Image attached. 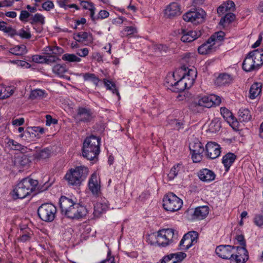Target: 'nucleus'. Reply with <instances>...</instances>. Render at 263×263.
I'll return each instance as SVG.
<instances>
[{"label": "nucleus", "mask_w": 263, "mask_h": 263, "mask_svg": "<svg viewBox=\"0 0 263 263\" xmlns=\"http://www.w3.org/2000/svg\"><path fill=\"white\" fill-rule=\"evenodd\" d=\"M59 204L62 214L70 219H79L87 213L86 207L77 203L76 198L62 196L60 198Z\"/></svg>", "instance_id": "1"}, {"label": "nucleus", "mask_w": 263, "mask_h": 263, "mask_svg": "<svg viewBox=\"0 0 263 263\" xmlns=\"http://www.w3.org/2000/svg\"><path fill=\"white\" fill-rule=\"evenodd\" d=\"M176 72L169 74L166 78V82L169 86L172 87V91L176 92L183 91L186 88H190L194 84L197 76V71L194 69H189L187 73H183L182 77L176 82L173 83L171 80L175 77Z\"/></svg>", "instance_id": "2"}, {"label": "nucleus", "mask_w": 263, "mask_h": 263, "mask_svg": "<svg viewBox=\"0 0 263 263\" xmlns=\"http://www.w3.org/2000/svg\"><path fill=\"white\" fill-rule=\"evenodd\" d=\"M177 238V233L172 229H163L157 233H153L148 235L147 241L151 245L157 244L163 247L168 246L173 241V239Z\"/></svg>", "instance_id": "3"}, {"label": "nucleus", "mask_w": 263, "mask_h": 263, "mask_svg": "<svg viewBox=\"0 0 263 263\" xmlns=\"http://www.w3.org/2000/svg\"><path fill=\"white\" fill-rule=\"evenodd\" d=\"M100 145L99 137L93 135L87 137L83 142V156L88 160H93L100 153Z\"/></svg>", "instance_id": "4"}, {"label": "nucleus", "mask_w": 263, "mask_h": 263, "mask_svg": "<svg viewBox=\"0 0 263 263\" xmlns=\"http://www.w3.org/2000/svg\"><path fill=\"white\" fill-rule=\"evenodd\" d=\"M37 184L36 180L29 177L23 179L13 189L15 198L23 199L29 196L35 190Z\"/></svg>", "instance_id": "5"}, {"label": "nucleus", "mask_w": 263, "mask_h": 263, "mask_svg": "<svg viewBox=\"0 0 263 263\" xmlns=\"http://www.w3.org/2000/svg\"><path fill=\"white\" fill-rule=\"evenodd\" d=\"M263 64V51L259 49L250 52L242 63V69L247 72L257 70Z\"/></svg>", "instance_id": "6"}, {"label": "nucleus", "mask_w": 263, "mask_h": 263, "mask_svg": "<svg viewBox=\"0 0 263 263\" xmlns=\"http://www.w3.org/2000/svg\"><path fill=\"white\" fill-rule=\"evenodd\" d=\"M88 174V168L84 166H80L73 170H70V172L65 175V178L69 184L77 185L80 184Z\"/></svg>", "instance_id": "7"}, {"label": "nucleus", "mask_w": 263, "mask_h": 263, "mask_svg": "<svg viewBox=\"0 0 263 263\" xmlns=\"http://www.w3.org/2000/svg\"><path fill=\"white\" fill-rule=\"evenodd\" d=\"M57 213L56 207L51 203H44L40 206L37 210L39 217L45 222L52 221Z\"/></svg>", "instance_id": "8"}, {"label": "nucleus", "mask_w": 263, "mask_h": 263, "mask_svg": "<svg viewBox=\"0 0 263 263\" xmlns=\"http://www.w3.org/2000/svg\"><path fill=\"white\" fill-rule=\"evenodd\" d=\"M163 202L164 209L170 212H175L180 210L183 204L182 200L172 193L164 196Z\"/></svg>", "instance_id": "9"}, {"label": "nucleus", "mask_w": 263, "mask_h": 263, "mask_svg": "<svg viewBox=\"0 0 263 263\" xmlns=\"http://www.w3.org/2000/svg\"><path fill=\"white\" fill-rule=\"evenodd\" d=\"M205 14V12L200 9L195 11L187 12L182 17L186 22H191L194 24H198L203 22Z\"/></svg>", "instance_id": "10"}, {"label": "nucleus", "mask_w": 263, "mask_h": 263, "mask_svg": "<svg viewBox=\"0 0 263 263\" xmlns=\"http://www.w3.org/2000/svg\"><path fill=\"white\" fill-rule=\"evenodd\" d=\"M95 117L93 112L90 109L80 107L77 110L74 118L78 123H88L92 121Z\"/></svg>", "instance_id": "11"}, {"label": "nucleus", "mask_w": 263, "mask_h": 263, "mask_svg": "<svg viewBox=\"0 0 263 263\" xmlns=\"http://www.w3.org/2000/svg\"><path fill=\"white\" fill-rule=\"evenodd\" d=\"M198 233L195 231L189 232L185 234L179 243L180 249L187 250L197 242Z\"/></svg>", "instance_id": "12"}, {"label": "nucleus", "mask_w": 263, "mask_h": 263, "mask_svg": "<svg viewBox=\"0 0 263 263\" xmlns=\"http://www.w3.org/2000/svg\"><path fill=\"white\" fill-rule=\"evenodd\" d=\"M190 149L192 154V158L194 162H199L201 161L204 148L203 144L197 141L190 143Z\"/></svg>", "instance_id": "13"}, {"label": "nucleus", "mask_w": 263, "mask_h": 263, "mask_svg": "<svg viewBox=\"0 0 263 263\" xmlns=\"http://www.w3.org/2000/svg\"><path fill=\"white\" fill-rule=\"evenodd\" d=\"M235 247L230 245H220L216 247L215 252L216 254L223 259H232L234 257V250Z\"/></svg>", "instance_id": "14"}, {"label": "nucleus", "mask_w": 263, "mask_h": 263, "mask_svg": "<svg viewBox=\"0 0 263 263\" xmlns=\"http://www.w3.org/2000/svg\"><path fill=\"white\" fill-rule=\"evenodd\" d=\"M209 96H203L197 101L192 102L190 105V108L194 112H199L201 107L210 108L213 106Z\"/></svg>", "instance_id": "15"}, {"label": "nucleus", "mask_w": 263, "mask_h": 263, "mask_svg": "<svg viewBox=\"0 0 263 263\" xmlns=\"http://www.w3.org/2000/svg\"><path fill=\"white\" fill-rule=\"evenodd\" d=\"M206 157L211 159L218 157L221 153L220 145L213 142H208L205 146Z\"/></svg>", "instance_id": "16"}, {"label": "nucleus", "mask_w": 263, "mask_h": 263, "mask_svg": "<svg viewBox=\"0 0 263 263\" xmlns=\"http://www.w3.org/2000/svg\"><path fill=\"white\" fill-rule=\"evenodd\" d=\"M179 33L182 35L181 40L183 42H191L198 37H200L201 34V30H187L185 29H181Z\"/></svg>", "instance_id": "17"}, {"label": "nucleus", "mask_w": 263, "mask_h": 263, "mask_svg": "<svg viewBox=\"0 0 263 263\" xmlns=\"http://www.w3.org/2000/svg\"><path fill=\"white\" fill-rule=\"evenodd\" d=\"M236 252H234V257L231 260L236 263H245L249 258L248 252L245 247H235Z\"/></svg>", "instance_id": "18"}, {"label": "nucleus", "mask_w": 263, "mask_h": 263, "mask_svg": "<svg viewBox=\"0 0 263 263\" xmlns=\"http://www.w3.org/2000/svg\"><path fill=\"white\" fill-rule=\"evenodd\" d=\"M181 13L180 5L176 2L171 3L165 10V16L170 18L180 15Z\"/></svg>", "instance_id": "19"}, {"label": "nucleus", "mask_w": 263, "mask_h": 263, "mask_svg": "<svg viewBox=\"0 0 263 263\" xmlns=\"http://www.w3.org/2000/svg\"><path fill=\"white\" fill-rule=\"evenodd\" d=\"M220 112L225 120L235 129L238 128V122L233 114L227 108H221Z\"/></svg>", "instance_id": "20"}, {"label": "nucleus", "mask_w": 263, "mask_h": 263, "mask_svg": "<svg viewBox=\"0 0 263 263\" xmlns=\"http://www.w3.org/2000/svg\"><path fill=\"white\" fill-rule=\"evenodd\" d=\"M89 189L92 194L95 196H99L100 193V182L98 180V176L96 173H93L89 180L88 183Z\"/></svg>", "instance_id": "21"}, {"label": "nucleus", "mask_w": 263, "mask_h": 263, "mask_svg": "<svg viewBox=\"0 0 263 263\" xmlns=\"http://www.w3.org/2000/svg\"><path fill=\"white\" fill-rule=\"evenodd\" d=\"M186 256V254L183 252L170 254L164 256L161 263H179Z\"/></svg>", "instance_id": "22"}, {"label": "nucleus", "mask_w": 263, "mask_h": 263, "mask_svg": "<svg viewBox=\"0 0 263 263\" xmlns=\"http://www.w3.org/2000/svg\"><path fill=\"white\" fill-rule=\"evenodd\" d=\"M199 178L204 182H210L214 180L215 178V173L211 170L208 168H203L199 171L198 173Z\"/></svg>", "instance_id": "23"}, {"label": "nucleus", "mask_w": 263, "mask_h": 263, "mask_svg": "<svg viewBox=\"0 0 263 263\" xmlns=\"http://www.w3.org/2000/svg\"><path fill=\"white\" fill-rule=\"evenodd\" d=\"M215 50L216 46L213 44L212 41H210V39L198 48V51L201 54H209L215 51Z\"/></svg>", "instance_id": "24"}, {"label": "nucleus", "mask_w": 263, "mask_h": 263, "mask_svg": "<svg viewBox=\"0 0 263 263\" xmlns=\"http://www.w3.org/2000/svg\"><path fill=\"white\" fill-rule=\"evenodd\" d=\"M233 81V77L229 74L223 73L220 74L216 79L215 83L218 86L229 85Z\"/></svg>", "instance_id": "25"}, {"label": "nucleus", "mask_w": 263, "mask_h": 263, "mask_svg": "<svg viewBox=\"0 0 263 263\" xmlns=\"http://www.w3.org/2000/svg\"><path fill=\"white\" fill-rule=\"evenodd\" d=\"M236 159V156L232 153H228L223 156L222 163H223L225 171L228 172L231 165Z\"/></svg>", "instance_id": "26"}, {"label": "nucleus", "mask_w": 263, "mask_h": 263, "mask_svg": "<svg viewBox=\"0 0 263 263\" xmlns=\"http://www.w3.org/2000/svg\"><path fill=\"white\" fill-rule=\"evenodd\" d=\"M209 208L208 206H198L195 209L193 217L194 219L201 220L204 219L209 213Z\"/></svg>", "instance_id": "27"}, {"label": "nucleus", "mask_w": 263, "mask_h": 263, "mask_svg": "<svg viewBox=\"0 0 263 263\" xmlns=\"http://www.w3.org/2000/svg\"><path fill=\"white\" fill-rule=\"evenodd\" d=\"M73 39L78 42H90L92 40L91 33L87 32H80L73 34Z\"/></svg>", "instance_id": "28"}, {"label": "nucleus", "mask_w": 263, "mask_h": 263, "mask_svg": "<svg viewBox=\"0 0 263 263\" xmlns=\"http://www.w3.org/2000/svg\"><path fill=\"white\" fill-rule=\"evenodd\" d=\"M262 84L259 82L254 83L251 86L249 93L250 98L253 99L260 95L261 91Z\"/></svg>", "instance_id": "29"}, {"label": "nucleus", "mask_w": 263, "mask_h": 263, "mask_svg": "<svg viewBox=\"0 0 263 263\" xmlns=\"http://www.w3.org/2000/svg\"><path fill=\"white\" fill-rule=\"evenodd\" d=\"M183 169L182 164L178 163L174 165L171 169L167 177L169 180H173L178 174L181 173Z\"/></svg>", "instance_id": "30"}, {"label": "nucleus", "mask_w": 263, "mask_h": 263, "mask_svg": "<svg viewBox=\"0 0 263 263\" xmlns=\"http://www.w3.org/2000/svg\"><path fill=\"white\" fill-rule=\"evenodd\" d=\"M14 93L13 89L10 86L0 85V99H5L10 97Z\"/></svg>", "instance_id": "31"}, {"label": "nucleus", "mask_w": 263, "mask_h": 263, "mask_svg": "<svg viewBox=\"0 0 263 263\" xmlns=\"http://www.w3.org/2000/svg\"><path fill=\"white\" fill-rule=\"evenodd\" d=\"M13 163L16 166L24 167L28 164L29 160L26 156L21 155L14 157Z\"/></svg>", "instance_id": "32"}, {"label": "nucleus", "mask_w": 263, "mask_h": 263, "mask_svg": "<svg viewBox=\"0 0 263 263\" xmlns=\"http://www.w3.org/2000/svg\"><path fill=\"white\" fill-rule=\"evenodd\" d=\"M239 120L240 122H248L251 119L250 111L247 108H240L238 111Z\"/></svg>", "instance_id": "33"}, {"label": "nucleus", "mask_w": 263, "mask_h": 263, "mask_svg": "<svg viewBox=\"0 0 263 263\" xmlns=\"http://www.w3.org/2000/svg\"><path fill=\"white\" fill-rule=\"evenodd\" d=\"M224 36L225 33L222 31L215 32L209 38L210 41H212L215 45L217 44L219 46V43L224 40Z\"/></svg>", "instance_id": "34"}, {"label": "nucleus", "mask_w": 263, "mask_h": 263, "mask_svg": "<svg viewBox=\"0 0 263 263\" xmlns=\"http://www.w3.org/2000/svg\"><path fill=\"white\" fill-rule=\"evenodd\" d=\"M50 156V151L47 148H45L39 152H36L33 155L35 159L43 160L48 158Z\"/></svg>", "instance_id": "35"}, {"label": "nucleus", "mask_w": 263, "mask_h": 263, "mask_svg": "<svg viewBox=\"0 0 263 263\" xmlns=\"http://www.w3.org/2000/svg\"><path fill=\"white\" fill-rule=\"evenodd\" d=\"M27 49L24 45H20L11 48L9 50V52L16 55H22L27 53Z\"/></svg>", "instance_id": "36"}, {"label": "nucleus", "mask_w": 263, "mask_h": 263, "mask_svg": "<svg viewBox=\"0 0 263 263\" xmlns=\"http://www.w3.org/2000/svg\"><path fill=\"white\" fill-rule=\"evenodd\" d=\"M46 97L45 91L42 89H37L32 90L29 98L32 99H41Z\"/></svg>", "instance_id": "37"}, {"label": "nucleus", "mask_w": 263, "mask_h": 263, "mask_svg": "<svg viewBox=\"0 0 263 263\" xmlns=\"http://www.w3.org/2000/svg\"><path fill=\"white\" fill-rule=\"evenodd\" d=\"M220 128L221 122L218 118L213 119L209 125V130L212 133L218 131Z\"/></svg>", "instance_id": "38"}, {"label": "nucleus", "mask_w": 263, "mask_h": 263, "mask_svg": "<svg viewBox=\"0 0 263 263\" xmlns=\"http://www.w3.org/2000/svg\"><path fill=\"white\" fill-rule=\"evenodd\" d=\"M44 17L40 13H36L34 15H32L29 18V23L32 24H36V23H40L44 24L45 23Z\"/></svg>", "instance_id": "39"}, {"label": "nucleus", "mask_w": 263, "mask_h": 263, "mask_svg": "<svg viewBox=\"0 0 263 263\" xmlns=\"http://www.w3.org/2000/svg\"><path fill=\"white\" fill-rule=\"evenodd\" d=\"M52 71L54 73L62 77L64 76V74L67 71V69L65 65L57 64L53 67Z\"/></svg>", "instance_id": "40"}, {"label": "nucleus", "mask_w": 263, "mask_h": 263, "mask_svg": "<svg viewBox=\"0 0 263 263\" xmlns=\"http://www.w3.org/2000/svg\"><path fill=\"white\" fill-rule=\"evenodd\" d=\"M15 34L20 36L22 39H29L31 37V34L28 27L20 29L17 32L15 33Z\"/></svg>", "instance_id": "41"}, {"label": "nucleus", "mask_w": 263, "mask_h": 263, "mask_svg": "<svg viewBox=\"0 0 263 263\" xmlns=\"http://www.w3.org/2000/svg\"><path fill=\"white\" fill-rule=\"evenodd\" d=\"M81 5L84 9L90 10L91 17L93 20H95L93 16L95 14V8L93 4L86 1H82L81 2Z\"/></svg>", "instance_id": "42"}, {"label": "nucleus", "mask_w": 263, "mask_h": 263, "mask_svg": "<svg viewBox=\"0 0 263 263\" xmlns=\"http://www.w3.org/2000/svg\"><path fill=\"white\" fill-rule=\"evenodd\" d=\"M83 78L85 81H90L96 86L99 82V79L94 73H85L83 74Z\"/></svg>", "instance_id": "43"}, {"label": "nucleus", "mask_w": 263, "mask_h": 263, "mask_svg": "<svg viewBox=\"0 0 263 263\" xmlns=\"http://www.w3.org/2000/svg\"><path fill=\"white\" fill-rule=\"evenodd\" d=\"M62 60L69 62H79L81 61V58L74 54L66 53L63 55Z\"/></svg>", "instance_id": "44"}, {"label": "nucleus", "mask_w": 263, "mask_h": 263, "mask_svg": "<svg viewBox=\"0 0 263 263\" xmlns=\"http://www.w3.org/2000/svg\"><path fill=\"white\" fill-rule=\"evenodd\" d=\"M104 83L107 89L111 90L113 93H116L119 98H120L119 93L116 89V85L114 83L109 80L104 79Z\"/></svg>", "instance_id": "45"}, {"label": "nucleus", "mask_w": 263, "mask_h": 263, "mask_svg": "<svg viewBox=\"0 0 263 263\" xmlns=\"http://www.w3.org/2000/svg\"><path fill=\"white\" fill-rule=\"evenodd\" d=\"M235 18V15L232 13H228L225 16L222 17L220 21V24L223 25L226 22L230 23Z\"/></svg>", "instance_id": "46"}, {"label": "nucleus", "mask_w": 263, "mask_h": 263, "mask_svg": "<svg viewBox=\"0 0 263 263\" xmlns=\"http://www.w3.org/2000/svg\"><path fill=\"white\" fill-rule=\"evenodd\" d=\"M20 137L21 138L25 137L26 140H28V138H34L36 137V134L33 133L32 128L31 127L27 128V130L21 134Z\"/></svg>", "instance_id": "47"}, {"label": "nucleus", "mask_w": 263, "mask_h": 263, "mask_svg": "<svg viewBox=\"0 0 263 263\" xmlns=\"http://www.w3.org/2000/svg\"><path fill=\"white\" fill-rule=\"evenodd\" d=\"M108 208L106 204H103L100 202L96 203L94 206V210L96 213L100 214L105 211Z\"/></svg>", "instance_id": "48"}, {"label": "nucleus", "mask_w": 263, "mask_h": 263, "mask_svg": "<svg viewBox=\"0 0 263 263\" xmlns=\"http://www.w3.org/2000/svg\"><path fill=\"white\" fill-rule=\"evenodd\" d=\"M8 144L12 149L16 151H21L23 149L24 146L22 145H21V144L13 140H9L8 142Z\"/></svg>", "instance_id": "49"}, {"label": "nucleus", "mask_w": 263, "mask_h": 263, "mask_svg": "<svg viewBox=\"0 0 263 263\" xmlns=\"http://www.w3.org/2000/svg\"><path fill=\"white\" fill-rule=\"evenodd\" d=\"M6 23L4 22H0V30L6 33H13L15 30L11 27L6 26Z\"/></svg>", "instance_id": "50"}, {"label": "nucleus", "mask_w": 263, "mask_h": 263, "mask_svg": "<svg viewBox=\"0 0 263 263\" xmlns=\"http://www.w3.org/2000/svg\"><path fill=\"white\" fill-rule=\"evenodd\" d=\"M59 60V58L55 55H50L49 54L45 56V63H52L55 62Z\"/></svg>", "instance_id": "51"}, {"label": "nucleus", "mask_w": 263, "mask_h": 263, "mask_svg": "<svg viewBox=\"0 0 263 263\" xmlns=\"http://www.w3.org/2000/svg\"><path fill=\"white\" fill-rule=\"evenodd\" d=\"M209 97L210 100H211V103H213V106L219 105L221 103V99L219 96L215 95H211Z\"/></svg>", "instance_id": "52"}, {"label": "nucleus", "mask_w": 263, "mask_h": 263, "mask_svg": "<svg viewBox=\"0 0 263 263\" xmlns=\"http://www.w3.org/2000/svg\"><path fill=\"white\" fill-rule=\"evenodd\" d=\"M33 62L37 63H44L45 60V56L40 55H34L32 57Z\"/></svg>", "instance_id": "53"}, {"label": "nucleus", "mask_w": 263, "mask_h": 263, "mask_svg": "<svg viewBox=\"0 0 263 263\" xmlns=\"http://www.w3.org/2000/svg\"><path fill=\"white\" fill-rule=\"evenodd\" d=\"M224 6L227 11H234L235 8V3L233 1H228L226 3H223Z\"/></svg>", "instance_id": "54"}, {"label": "nucleus", "mask_w": 263, "mask_h": 263, "mask_svg": "<svg viewBox=\"0 0 263 263\" xmlns=\"http://www.w3.org/2000/svg\"><path fill=\"white\" fill-rule=\"evenodd\" d=\"M30 14L26 10L21 11L20 20L23 22H27V19L30 17Z\"/></svg>", "instance_id": "55"}, {"label": "nucleus", "mask_w": 263, "mask_h": 263, "mask_svg": "<svg viewBox=\"0 0 263 263\" xmlns=\"http://www.w3.org/2000/svg\"><path fill=\"white\" fill-rule=\"evenodd\" d=\"M32 235V234L31 233L25 232L20 236L19 240L23 242L28 241L30 239Z\"/></svg>", "instance_id": "56"}, {"label": "nucleus", "mask_w": 263, "mask_h": 263, "mask_svg": "<svg viewBox=\"0 0 263 263\" xmlns=\"http://www.w3.org/2000/svg\"><path fill=\"white\" fill-rule=\"evenodd\" d=\"M54 7V4L52 1H48L42 4V8L46 11H50Z\"/></svg>", "instance_id": "57"}, {"label": "nucleus", "mask_w": 263, "mask_h": 263, "mask_svg": "<svg viewBox=\"0 0 263 263\" xmlns=\"http://www.w3.org/2000/svg\"><path fill=\"white\" fill-rule=\"evenodd\" d=\"M254 223L258 226L261 227L263 225V215H256L254 218Z\"/></svg>", "instance_id": "58"}, {"label": "nucleus", "mask_w": 263, "mask_h": 263, "mask_svg": "<svg viewBox=\"0 0 263 263\" xmlns=\"http://www.w3.org/2000/svg\"><path fill=\"white\" fill-rule=\"evenodd\" d=\"M48 48L49 51H51V53L54 54H60L63 52V50L62 48L57 46H55L52 48L49 47Z\"/></svg>", "instance_id": "59"}, {"label": "nucleus", "mask_w": 263, "mask_h": 263, "mask_svg": "<svg viewBox=\"0 0 263 263\" xmlns=\"http://www.w3.org/2000/svg\"><path fill=\"white\" fill-rule=\"evenodd\" d=\"M46 125L47 126H50L51 124H56L58 123V120L55 119H53L52 117L47 115L46 116Z\"/></svg>", "instance_id": "60"}, {"label": "nucleus", "mask_w": 263, "mask_h": 263, "mask_svg": "<svg viewBox=\"0 0 263 263\" xmlns=\"http://www.w3.org/2000/svg\"><path fill=\"white\" fill-rule=\"evenodd\" d=\"M124 32L127 33V35L133 34L137 32L136 28L134 26L126 27L124 29Z\"/></svg>", "instance_id": "61"}, {"label": "nucleus", "mask_w": 263, "mask_h": 263, "mask_svg": "<svg viewBox=\"0 0 263 263\" xmlns=\"http://www.w3.org/2000/svg\"><path fill=\"white\" fill-rule=\"evenodd\" d=\"M154 49L156 52H161L163 51L166 52L167 47L162 44L156 45L154 46Z\"/></svg>", "instance_id": "62"}, {"label": "nucleus", "mask_w": 263, "mask_h": 263, "mask_svg": "<svg viewBox=\"0 0 263 263\" xmlns=\"http://www.w3.org/2000/svg\"><path fill=\"white\" fill-rule=\"evenodd\" d=\"M237 241L239 242L241 247H245L246 248V243L243 235H239L236 238Z\"/></svg>", "instance_id": "63"}, {"label": "nucleus", "mask_w": 263, "mask_h": 263, "mask_svg": "<svg viewBox=\"0 0 263 263\" xmlns=\"http://www.w3.org/2000/svg\"><path fill=\"white\" fill-rule=\"evenodd\" d=\"M89 53V50L88 48H84L83 49H80L79 51L77 52V54L80 57H85L88 55Z\"/></svg>", "instance_id": "64"}]
</instances>
